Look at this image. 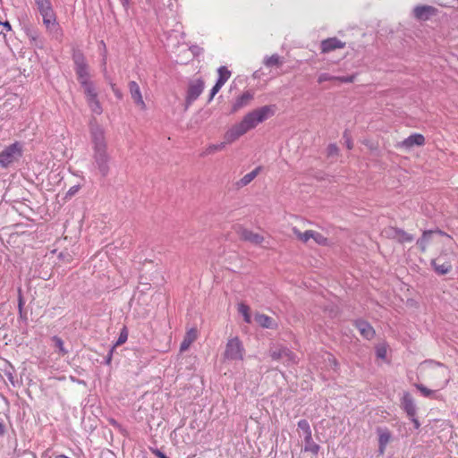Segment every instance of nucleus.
Segmentation results:
<instances>
[{
    "label": "nucleus",
    "instance_id": "1",
    "mask_svg": "<svg viewBox=\"0 0 458 458\" xmlns=\"http://www.w3.org/2000/svg\"><path fill=\"white\" fill-rule=\"evenodd\" d=\"M276 111V106H264L254 109L244 115L242 120L232 126L224 135L226 144L233 143L247 131L254 129L259 123L273 116Z\"/></svg>",
    "mask_w": 458,
    "mask_h": 458
},
{
    "label": "nucleus",
    "instance_id": "2",
    "mask_svg": "<svg viewBox=\"0 0 458 458\" xmlns=\"http://www.w3.org/2000/svg\"><path fill=\"white\" fill-rule=\"evenodd\" d=\"M36 4L46 27L51 30H57L58 24L50 0H36Z\"/></svg>",
    "mask_w": 458,
    "mask_h": 458
},
{
    "label": "nucleus",
    "instance_id": "3",
    "mask_svg": "<svg viewBox=\"0 0 458 458\" xmlns=\"http://www.w3.org/2000/svg\"><path fill=\"white\" fill-rule=\"evenodd\" d=\"M22 155V148L20 143L14 142L0 152V166L8 167L12 163L18 160Z\"/></svg>",
    "mask_w": 458,
    "mask_h": 458
},
{
    "label": "nucleus",
    "instance_id": "4",
    "mask_svg": "<svg viewBox=\"0 0 458 458\" xmlns=\"http://www.w3.org/2000/svg\"><path fill=\"white\" fill-rule=\"evenodd\" d=\"M93 165L101 174L106 177L110 171L111 157L107 150L93 151Z\"/></svg>",
    "mask_w": 458,
    "mask_h": 458
},
{
    "label": "nucleus",
    "instance_id": "5",
    "mask_svg": "<svg viewBox=\"0 0 458 458\" xmlns=\"http://www.w3.org/2000/svg\"><path fill=\"white\" fill-rule=\"evenodd\" d=\"M90 138L93 151L107 150L105 131L99 124L90 123Z\"/></svg>",
    "mask_w": 458,
    "mask_h": 458
},
{
    "label": "nucleus",
    "instance_id": "6",
    "mask_svg": "<svg viewBox=\"0 0 458 458\" xmlns=\"http://www.w3.org/2000/svg\"><path fill=\"white\" fill-rule=\"evenodd\" d=\"M243 353L244 348L238 337H233L228 340L224 352L225 359L231 360H242Z\"/></svg>",
    "mask_w": 458,
    "mask_h": 458
},
{
    "label": "nucleus",
    "instance_id": "7",
    "mask_svg": "<svg viewBox=\"0 0 458 458\" xmlns=\"http://www.w3.org/2000/svg\"><path fill=\"white\" fill-rule=\"evenodd\" d=\"M298 428L304 434V451L310 452L313 454H318L320 446L312 440V433L310 423L306 420H301L298 421Z\"/></svg>",
    "mask_w": 458,
    "mask_h": 458
},
{
    "label": "nucleus",
    "instance_id": "8",
    "mask_svg": "<svg viewBox=\"0 0 458 458\" xmlns=\"http://www.w3.org/2000/svg\"><path fill=\"white\" fill-rule=\"evenodd\" d=\"M203 89V81L196 80L190 82L186 97V108H188L199 97Z\"/></svg>",
    "mask_w": 458,
    "mask_h": 458
},
{
    "label": "nucleus",
    "instance_id": "9",
    "mask_svg": "<svg viewBox=\"0 0 458 458\" xmlns=\"http://www.w3.org/2000/svg\"><path fill=\"white\" fill-rule=\"evenodd\" d=\"M376 433L378 439L377 453L379 455H384L387 445L392 441V433L386 427H377Z\"/></svg>",
    "mask_w": 458,
    "mask_h": 458
},
{
    "label": "nucleus",
    "instance_id": "10",
    "mask_svg": "<svg viewBox=\"0 0 458 458\" xmlns=\"http://www.w3.org/2000/svg\"><path fill=\"white\" fill-rule=\"evenodd\" d=\"M72 60L74 62V69L76 75H87L89 74V65L86 62L85 56L80 51H76L72 55Z\"/></svg>",
    "mask_w": 458,
    "mask_h": 458
},
{
    "label": "nucleus",
    "instance_id": "11",
    "mask_svg": "<svg viewBox=\"0 0 458 458\" xmlns=\"http://www.w3.org/2000/svg\"><path fill=\"white\" fill-rule=\"evenodd\" d=\"M386 233L388 237L396 239L399 242H411L414 240L413 235L406 233L403 229L391 227L386 230Z\"/></svg>",
    "mask_w": 458,
    "mask_h": 458
},
{
    "label": "nucleus",
    "instance_id": "12",
    "mask_svg": "<svg viewBox=\"0 0 458 458\" xmlns=\"http://www.w3.org/2000/svg\"><path fill=\"white\" fill-rule=\"evenodd\" d=\"M434 233H437L439 235H445V236H447L449 237L448 234H446L445 233H444L443 231L441 230H428V231H424L423 233H422V236L417 240V246L420 248V250L422 251V252H425L427 250V247H428V244L430 242L431 239H432V235Z\"/></svg>",
    "mask_w": 458,
    "mask_h": 458
},
{
    "label": "nucleus",
    "instance_id": "13",
    "mask_svg": "<svg viewBox=\"0 0 458 458\" xmlns=\"http://www.w3.org/2000/svg\"><path fill=\"white\" fill-rule=\"evenodd\" d=\"M437 9L430 5H419L413 10L414 17L420 21H427L436 14Z\"/></svg>",
    "mask_w": 458,
    "mask_h": 458
},
{
    "label": "nucleus",
    "instance_id": "14",
    "mask_svg": "<svg viewBox=\"0 0 458 458\" xmlns=\"http://www.w3.org/2000/svg\"><path fill=\"white\" fill-rule=\"evenodd\" d=\"M253 98H254V93L252 91L247 90V91L243 92L241 96H239L235 99V101L233 105V107H232V112L235 113V112L239 111L240 109L247 106L248 105H250V103L253 99Z\"/></svg>",
    "mask_w": 458,
    "mask_h": 458
},
{
    "label": "nucleus",
    "instance_id": "15",
    "mask_svg": "<svg viewBox=\"0 0 458 458\" xmlns=\"http://www.w3.org/2000/svg\"><path fill=\"white\" fill-rule=\"evenodd\" d=\"M238 233L241 239L250 242L253 244H260L264 241V237L246 228H240Z\"/></svg>",
    "mask_w": 458,
    "mask_h": 458
},
{
    "label": "nucleus",
    "instance_id": "16",
    "mask_svg": "<svg viewBox=\"0 0 458 458\" xmlns=\"http://www.w3.org/2000/svg\"><path fill=\"white\" fill-rule=\"evenodd\" d=\"M345 43L342 42L337 38H329L321 42L322 53H329L335 49L344 48Z\"/></svg>",
    "mask_w": 458,
    "mask_h": 458
},
{
    "label": "nucleus",
    "instance_id": "17",
    "mask_svg": "<svg viewBox=\"0 0 458 458\" xmlns=\"http://www.w3.org/2000/svg\"><path fill=\"white\" fill-rule=\"evenodd\" d=\"M425 143V138L422 134L413 133L405 140H403L400 146L405 148H411L413 146H422Z\"/></svg>",
    "mask_w": 458,
    "mask_h": 458
},
{
    "label": "nucleus",
    "instance_id": "18",
    "mask_svg": "<svg viewBox=\"0 0 458 458\" xmlns=\"http://www.w3.org/2000/svg\"><path fill=\"white\" fill-rule=\"evenodd\" d=\"M355 327L364 338L370 340L374 337L375 330L367 321L357 320L355 321Z\"/></svg>",
    "mask_w": 458,
    "mask_h": 458
},
{
    "label": "nucleus",
    "instance_id": "19",
    "mask_svg": "<svg viewBox=\"0 0 458 458\" xmlns=\"http://www.w3.org/2000/svg\"><path fill=\"white\" fill-rule=\"evenodd\" d=\"M129 89L131 96V98L134 100V102L140 106L141 107L145 106V103L142 98V95L140 89V87L136 81H130L129 82Z\"/></svg>",
    "mask_w": 458,
    "mask_h": 458
},
{
    "label": "nucleus",
    "instance_id": "20",
    "mask_svg": "<svg viewBox=\"0 0 458 458\" xmlns=\"http://www.w3.org/2000/svg\"><path fill=\"white\" fill-rule=\"evenodd\" d=\"M431 266L433 267L436 273L438 275H446L452 270V265L449 261H444L440 263V259H435L431 260Z\"/></svg>",
    "mask_w": 458,
    "mask_h": 458
},
{
    "label": "nucleus",
    "instance_id": "21",
    "mask_svg": "<svg viewBox=\"0 0 458 458\" xmlns=\"http://www.w3.org/2000/svg\"><path fill=\"white\" fill-rule=\"evenodd\" d=\"M402 405L409 418H413L416 415V406L411 396L405 394L402 400Z\"/></svg>",
    "mask_w": 458,
    "mask_h": 458
},
{
    "label": "nucleus",
    "instance_id": "22",
    "mask_svg": "<svg viewBox=\"0 0 458 458\" xmlns=\"http://www.w3.org/2000/svg\"><path fill=\"white\" fill-rule=\"evenodd\" d=\"M198 332L195 328H191L187 331L180 346L181 352H185L189 349L191 344L197 339Z\"/></svg>",
    "mask_w": 458,
    "mask_h": 458
},
{
    "label": "nucleus",
    "instance_id": "23",
    "mask_svg": "<svg viewBox=\"0 0 458 458\" xmlns=\"http://www.w3.org/2000/svg\"><path fill=\"white\" fill-rule=\"evenodd\" d=\"M260 170H261V167L258 166L253 171H251L250 173L245 174L242 179L237 181L235 182V186L238 189L242 188L244 186H247L249 183H250L258 176V174H259Z\"/></svg>",
    "mask_w": 458,
    "mask_h": 458
},
{
    "label": "nucleus",
    "instance_id": "24",
    "mask_svg": "<svg viewBox=\"0 0 458 458\" xmlns=\"http://www.w3.org/2000/svg\"><path fill=\"white\" fill-rule=\"evenodd\" d=\"M255 321L258 325L264 328L272 329L276 327V323L275 320L271 317H268L265 314H257L255 316Z\"/></svg>",
    "mask_w": 458,
    "mask_h": 458
},
{
    "label": "nucleus",
    "instance_id": "25",
    "mask_svg": "<svg viewBox=\"0 0 458 458\" xmlns=\"http://www.w3.org/2000/svg\"><path fill=\"white\" fill-rule=\"evenodd\" d=\"M87 104L90 110L97 114H100L103 112L102 106L98 97H92L86 98Z\"/></svg>",
    "mask_w": 458,
    "mask_h": 458
},
{
    "label": "nucleus",
    "instance_id": "26",
    "mask_svg": "<svg viewBox=\"0 0 458 458\" xmlns=\"http://www.w3.org/2000/svg\"><path fill=\"white\" fill-rule=\"evenodd\" d=\"M217 72H218V79L216 81L225 85V83L229 80V78L231 76V72L225 66H221L218 68Z\"/></svg>",
    "mask_w": 458,
    "mask_h": 458
},
{
    "label": "nucleus",
    "instance_id": "27",
    "mask_svg": "<svg viewBox=\"0 0 458 458\" xmlns=\"http://www.w3.org/2000/svg\"><path fill=\"white\" fill-rule=\"evenodd\" d=\"M285 350H286V347H283V346L271 348L270 352H269L270 357L274 360H283L284 355L283 351H285Z\"/></svg>",
    "mask_w": 458,
    "mask_h": 458
},
{
    "label": "nucleus",
    "instance_id": "28",
    "mask_svg": "<svg viewBox=\"0 0 458 458\" xmlns=\"http://www.w3.org/2000/svg\"><path fill=\"white\" fill-rule=\"evenodd\" d=\"M4 377L11 383L13 386H15V371L13 366L8 364L6 368L4 369Z\"/></svg>",
    "mask_w": 458,
    "mask_h": 458
},
{
    "label": "nucleus",
    "instance_id": "29",
    "mask_svg": "<svg viewBox=\"0 0 458 458\" xmlns=\"http://www.w3.org/2000/svg\"><path fill=\"white\" fill-rule=\"evenodd\" d=\"M225 144L226 143L225 141L218 144H211L208 147H207V148L203 151L202 155L208 156L221 151L225 147Z\"/></svg>",
    "mask_w": 458,
    "mask_h": 458
},
{
    "label": "nucleus",
    "instance_id": "30",
    "mask_svg": "<svg viewBox=\"0 0 458 458\" xmlns=\"http://www.w3.org/2000/svg\"><path fill=\"white\" fill-rule=\"evenodd\" d=\"M293 232L296 235V237L302 242H307L310 239H311L312 236V230H307L304 233H301L299 229L294 227L293 229Z\"/></svg>",
    "mask_w": 458,
    "mask_h": 458
},
{
    "label": "nucleus",
    "instance_id": "31",
    "mask_svg": "<svg viewBox=\"0 0 458 458\" xmlns=\"http://www.w3.org/2000/svg\"><path fill=\"white\" fill-rule=\"evenodd\" d=\"M83 92L85 94V98H92V97H98V90L93 82H90L89 84H86L85 86H82Z\"/></svg>",
    "mask_w": 458,
    "mask_h": 458
},
{
    "label": "nucleus",
    "instance_id": "32",
    "mask_svg": "<svg viewBox=\"0 0 458 458\" xmlns=\"http://www.w3.org/2000/svg\"><path fill=\"white\" fill-rule=\"evenodd\" d=\"M283 64V62L280 59V56L276 54L272 55L269 57L265 58L264 64L267 67L272 66H279Z\"/></svg>",
    "mask_w": 458,
    "mask_h": 458
},
{
    "label": "nucleus",
    "instance_id": "33",
    "mask_svg": "<svg viewBox=\"0 0 458 458\" xmlns=\"http://www.w3.org/2000/svg\"><path fill=\"white\" fill-rule=\"evenodd\" d=\"M311 239H313L318 244L322 246H326L328 244L327 238L322 235L320 233L315 231H312Z\"/></svg>",
    "mask_w": 458,
    "mask_h": 458
},
{
    "label": "nucleus",
    "instance_id": "34",
    "mask_svg": "<svg viewBox=\"0 0 458 458\" xmlns=\"http://www.w3.org/2000/svg\"><path fill=\"white\" fill-rule=\"evenodd\" d=\"M53 342L55 344V347L58 349L62 356L65 355L68 352V351L64 348V341L60 337L54 336Z\"/></svg>",
    "mask_w": 458,
    "mask_h": 458
},
{
    "label": "nucleus",
    "instance_id": "35",
    "mask_svg": "<svg viewBox=\"0 0 458 458\" xmlns=\"http://www.w3.org/2000/svg\"><path fill=\"white\" fill-rule=\"evenodd\" d=\"M283 352L284 353V360H282L283 362H286V363H295L296 362V355L291 350L286 348V350L283 351Z\"/></svg>",
    "mask_w": 458,
    "mask_h": 458
},
{
    "label": "nucleus",
    "instance_id": "36",
    "mask_svg": "<svg viewBox=\"0 0 458 458\" xmlns=\"http://www.w3.org/2000/svg\"><path fill=\"white\" fill-rule=\"evenodd\" d=\"M249 307L243 303H241L238 308V311L244 317V321L247 323L250 322V316L249 314Z\"/></svg>",
    "mask_w": 458,
    "mask_h": 458
},
{
    "label": "nucleus",
    "instance_id": "37",
    "mask_svg": "<svg viewBox=\"0 0 458 458\" xmlns=\"http://www.w3.org/2000/svg\"><path fill=\"white\" fill-rule=\"evenodd\" d=\"M128 338V331L126 327H123L120 333V335L116 341V343L114 344V348L124 344Z\"/></svg>",
    "mask_w": 458,
    "mask_h": 458
},
{
    "label": "nucleus",
    "instance_id": "38",
    "mask_svg": "<svg viewBox=\"0 0 458 458\" xmlns=\"http://www.w3.org/2000/svg\"><path fill=\"white\" fill-rule=\"evenodd\" d=\"M337 76H332L329 73H321L318 77V82L323 83L325 81H336Z\"/></svg>",
    "mask_w": 458,
    "mask_h": 458
},
{
    "label": "nucleus",
    "instance_id": "39",
    "mask_svg": "<svg viewBox=\"0 0 458 458\" xmlns=\"http://www.w3.org/2000/svg\"><path fill=\"white\" fill-rule=\"evenodd\" d=\"M417 389L426 397L430 396L433 394V391L427 388L425 386L419 384L416 386Z\"/></svg>",
    "mask_w": 458,
    "mask_h": 458
},
{
    "label": "nucleus",
    "instance_id": "40",
    "mask_svg": "<svg viewBox=\"0 0 458 458\" xmlns=\"http://www.w3.org/2000/svg\"><path fill=\"white\" fill-rule=\"evenodd\" d=\"M224 85L221 84L220 82L216 81L215 86L212 88L211 91H210V96H209V98H208V102H210L213 98L215 97V95L220 90V89L223 87Z\"/></svg>",
    "mask_w": 458,
    "mask_h": 458
},
{
    "label": "nucleus",
    "instance_id": "41",
    "mask_svg": "<svg viewBox=\"0 0 458 458\" xmlns=\"http://www.w3.org/2000/svg\"><path fill=\"white\" fill-rule=\"evenodd\" d=\"M355 80V75L350 76H337L336 81L344 82V83H352Z\"/></svg>",
    "mask_w": 458,
    "mask_h": 458
},
{
    "label": "nucleus",
    "instance_id": "42",
    "mask_svg": "<svg viewBox=\"0 0 458 458\" xmlns=\"http://www.w3.org/2000/svg\"><path fill=\"white\" fill-rule=\"evenodd\" d=\"M89 74H87V75H77V79L80 82V84L82 86H85L86 84H89L90 82H92L90 80H89Z\"/></svg>",
    "mask_w": 458,
    "mask_h": 458
},
{
    "label": "nucleus",
    "instance_id": "43",
    "mask_svg": "<svg viewBox=\"0 0 458 458\" xmlns=\"http://www.w3.org/2000/svg\"><path fill=\"white\" fill-rule=\"evenodd\" d=\"M11 30V25L8 21L2 22L0 21V35H4L6 31Z\"/></svg>",
    "mask_w": 458,
    "mask_h": 458
},
{
    "label": "nucleus",
    "instance_id": "44",
    "mask_svg": "<svg viewBox=\"0 0 458 458\" xmlns=\"http://www.w3.org/2000/svg\"><path fill=\"white\" fill-rule=\"evenodd\" d=\"M23 305H24V300H23V296H22V292H21V289L19 288L18 289V310H19V311L22 310Z\"/></svg>",
    "mask_w": 458,
    "mask_h": 458
},
{
    "label": "nucleus",
    "instance_id": "45",
    "mask_svg": "<svg viewBox=\"0 0 458 458\" xmlns=\"http://www.w3.org/2000/svg\"><path fill=\"white\" fill-rule=\"evenodd\" d=\"M338 148L335 144H330L328 147H327V154L328 156H335L338 154Z\"/></svg>",
    "mask_w": 458,
    "mask_h": 458
},
{
    "label": "nucleus",
    "instance_id": "46",
    "mask_svg": "<svg viewBox=\"0 0 458 458\" xmlns=\"http://www.w3.org/2000/svg\"><path fill=\"white\" fill-rule=\"evenodd\" d=\"M114 350V346H113V347L109 350V352H108L107 355H106V358H105V363H106V365H109V364L111 363V361H112V357H113Z\"/></svg>",
    "mask_w": 458,
    "mask_h": 458
},
{
    "label": "nucleus",
    "instance_id": "47",
    "mask_svg": "<svg viewBox=\"0 0 458 458\" xmlns=\"http://www.w3.org/2000/svg\"><path fill=\"white\" fill-rule=\"evenodd\" d=\"M152 453L158 458H168L163 452L159 449H151Z\"/></svg>",
    "mask_w": 458,
    "mask_h": 458
},
{
    "label": "nucleus",
    "instance_id": "48",
    "mask_svg": "<svg viewBox=\"0 0 458 458\" xmlns=\"http://www.w3.org/2000/svg\"><path fill=\"white\" fill-rule=\"evenodd\" d=\"M79 186H72L69 189V191H67L66 195L69 196V197H72L78 191H79Z\"/></svg>",
    "mask_w": 458,
    "mask_h": 458
},
{
    "label": "nucleus",
    "instance_id": "49",
    "mask_svg": "<svg viewBox=\"0 0 458 458\" xmlns=\"http://www.w3.org/2000/svg\"><path fill=\"white\" fill-rule=\"evenodd\" d=\"M344 139L345 140V143H346V147L349 148V149H352V140H350V138L348 137L347 133L344 132Z\"/></svg>",
    "mask_w": 458,
    "mask_h": 458
},
{
    "label": "nucleus",
    "instance_id": "50",
    "mask_svg": "<svg viewBox=\"0 0 458 458\" xmlns=\"http://www.w3.org/2000/svg\"><path fill=\"white\" fill-rule=\"evenodd\" d=\"M386 350L385 349H379L377 350V357L379 358H385L386 356Z\"/></svg>",
    "mask_w": 458,
    "mask_h": 458
},
{
    "label": "nucleus",
    "instance_id": "51",
    "mask_svg": "<svg viewBox=\"0 0 458 458\" xmlns=\"http://www.w3.org/2000/svg\"><path fill=\"white\" fill-rule=\"evenodd\" d=\"M411 420L414 425V428H419L420 424L419 420L415 418V416L413 418H411Z\"/></svg>",
    "mask_w": 458,
    "mask_h": 458
},
{
    "label": "nucleus",
    "instance_id": "52",
    "mask_svg": "<svg viewBox=\"0 0 458 458\" xmlns=\"http://www.w3.org/2000/svg\"><path fill=\"white\" fill-rule=\"evenodd\" d=\"M130 3H131V0H122V4L125 9H127L129 7Z\"/></svg>",
    "mask_w": 458,
    "mask_h": 458
},
{
    "label": "nucleus",
    "instance_id": "53",
    "mask_svg": "<svg viewBox=\"0 0 458 458\" xmlns=\"http://www.w3.org/2000/svg\"><path fill=\"white\" fill-rule=\"evenodd\" d=\"M4 425L0 422V437H2L4 434Z\"/></svg>",
    "mask_w": 458,
    "mask_h": 458
},
{
    "label": "nucleus",
    "instance_id": "54",
    "mask_svg": "<svg viewBox=\"0 0 458 458\" xmlns=\"http://www.w3.org/2000/svg\"><path fill=\"white\" fill-rule=\"evenodd\" d=\"M19 315L21 319H27L26 314L23 312V310L21 311H19Z\"/></svg>",
    "mask_w": 458,
    "mask_h": 458
},
{
    "label": "nucleus",
    "instance_id": "55",
    "mask_svg": "<svg viewBox=\"0 0 458 458\" xmlns=\"http://www.w3.org/2000/svg\"><path fill=\"white\" fill-rule=\"evenodd\" d=\"M112 88H113V91L114 92V94H115L118 98H121V93H120L117 89H115L114 86H112Z\"/></svg>",
    "mask_w": 458,
    "mask_h": 458
},
{
    "label": "nucleus",
    "instance_id": "56",
    "mask_svg": "<svg viewBox=\"0 0 458 458\" xmlns=\"http://www.w3.org/2000/svg\"><path fill=\"white\" fill-rule=\"evenodd\" d=\"M101 44L103 45L104 48H106V45L104 44V41H101Z\"/></svg>",
    "mask_w": 458,
    "mask_h": 458
}]
</instances>
